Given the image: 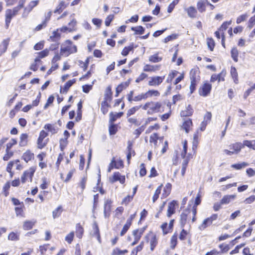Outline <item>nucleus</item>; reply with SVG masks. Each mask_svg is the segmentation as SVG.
Instances as JSON below:
<instances>
[{"label":"nucleus","mask_w":255,"mask_h":255,"mask_svg":"<svg viewBox=\"0 0 255 255\" xmlns=\"http://www.w3.org/2000/svg\"><path fill=\"white\" fill-rule=\"evenodd\" d=\"M160 65H146L143 67V71L145 72H155L160 69Z\"/></svg>","instance_id":"nucleus-20"},{"label":"nucleus","mask_w":255,"mask_h":255,"mask_svg":"<svg viewBox=\"0 0 255 255\" xmlns=\"http://www.w3.org/2000/svg\"><path fill=\"white\" fill-rule=\"evenodd\" d=\"M192 126V122L191 119H187L185 121L182 125V128L188 133L190 128Z\"/></svg>","instance_id":"nucleus-29"},{"label":"nucleus","mask_w":255,"mask_h":255,"mask_svg":"<svg viewBox=\"0 0 255 255\" xmlns=\"http://www.w3.org/2000/svg\"><path fill=\"white\" fill-rule=\"evenodd\" d=\"M44 128L47 129L49 131L51 132L52 134L57 133V129L51 124H46L44 126Z\"/></svg>","instance_id":"nucleus-51"},{"label":"nucleus","mask_w":255,"mask_h":255,"mask_svg":"<svg viewBox=\"0 0 255 255\" xmlns=\"http://www.w3.org/2000/svg\"><path fill=\"white\" fill-rule=\"evenodd\" d=\"M131 29L134 31V34H142L144 32V28L142 26H137L135 27H132Z\"/></svg>","instance_id":"nucleus-39"},{"label":"nucleus","mask_w":255,"mask_h":255,"mask_svg":"<svg viewBox=\"0 0 255 255\" xmlns=\"http://www.w3.org/2000/svg\"><path fill=\"white\" fill-rule=\"evenodd\" d=\"M161 228L162 229L164 235L167 234L171 231L170 229H168V225L167 223H163L161 226Z\"/></svg>","instance_id":"nucleus-52"},{"label":"nucleus","mask_w":255,"mask_h":255,"mask_svg":"<svg viewBox=\"0 0 255 255\" xmlns=\"http://www.w3.org/2000/svg\"><path fill=\"white\" fill-rule=\"evenodd\" d=\"M38 0H32L29 2L27 5L24 8L22 14V17H26L29 12L38 4Z\"/></svg>","instance_id":"nucleus-9"},{"label":"nucleus","mask_w":255,"mask_h":255,"mask_svg":"<svg viewBox=\"0 0 255 255\" xmlns=\"http://www.w3.org/2000/svg\"><path fill=\"white\" fill-rule=\"evenodd\" d=\"M207 43L208 48L211 51H213L215 46V41L212 38H208L207 39Z\"/></svg>","instance_id":"nucleus-48"},{"label":"nucleus","mask_w":255,"mask_h":255,"mask_svg":"<svg viewBox=\"0 0 255 255\" xmlns=\"http://www.w3.org/2000/svg\"><path fill=\"white\" fill-rule=\"evenodd\" d=\"M196 213L197 208L195 207H193L191 209L188 208L184 210L180 215V222L181 227H183L186 224L187 221L190 219L191 217L192 222H195Z\"/></svg>","instance_id":"nucleus-2"},{"label":"nucleus","mask_w":255,"mask_h":255,"mask_svg":"<svg viewBox=\"0 0 255 255\" xmlns=\"http://www.w3.org/2000/svg\"><path fill=\"white\" fill-rule=\"evenodd\" d=\"M112 92L111 88L109 86L108 87L106 90L105 93L104 95V99L106 101H110L112 100Z\"/></svg>","instance_id":"nucleus-36"},{"label":"nucleus","mask_w":255,"mask_h":255,"mask_svg":"<svg viewBox=\"0 0 255 255\" xmlns=\"http://www.w3.org/2000/svg\"><path fill=\"white\" fill-rule=\"evenodd\" d=\"M142 105H140L139 106L133 107L129 109L127 113V117H129L131 115L134 114L136 111H137L140 108H142Z\"/></svg>","instance_id":"nucleus-30"},{"label":"nucleus","mask_w":255,"mask_h":255,"mask_svg":"<svg viewBox=\"0 0 255 255\" xmlns=\"http://www.w3.org/2000/svg\"><path fill=\"white\" fill-rule=\"evenodd\" d=\"M19 235L14 232H11L8 236V239L10 241H16L19 240Z\"/></svg>","instance_id":"nucleus-49"},{"label":"nucleus","mask_w":255,"mask_h":255,"mask_svg":"<svg viewBox=\"0 0 255 255\" xmlns=\"http://www.w3.org/2000/svg\"><path fill=\"white\" fill-rule=\"evenodd\" d=\"M61 213V207H58L56 208L54 211H53L52 215L53 218H56L58 217Z\"/></svg>","instance_id":"nucleus-62"},{"label":"nucleus","mask_w":255,"mask_h":255,"mask_svg":"<svg viewBox=\"0 0 255 255\" xmlns=\"http://www.w3.org/2000/svg\"><path fill=\"white\" fill-rule=\"evenodd\" d=\"M162 59L161 57L158 56V53H155L149 57V61L153 63H157Z\"/></svg>","instance_id":"nucleus-38"},{"label":"nucleus","mask_w":255,"mask_h":255,"mask_svg":"<svg viewBox=\"0 0 255 255\" xmlns=\"http://www.w3.org/2000/svg\"><path fill=\"white\" fill-rule=\"evenodd\" d=\"M65 2L61 1L60 2L58 5L56 7V9L54 10V13H60L62 11V10L65 8Z\"/></svg>","instance_id":"nucleus-46"},{"label":"nucleus","mask_w":255,"mask_h":255,"mask_svg":"<svg viewBox=\"0 0 255 255\" xmlns=\"http://www.w3.org/2000/svg\"><path fill=\"white\" fill-rule=\"evenodd\" d=\"M162 187V184H161L160 186H158V187L155 190V193H154L153 198H152L153 202H155L157 200V199L158 198L159 195L161 193Z\"/></svg>","instance_id":"nucleus-43"},{"label":"nucleus","mask_w":255,"mask_h":255,"mask_svg":"<svg viewBox=\"0 0 255 255\" xmlns=\"http://www.w3.org/2000/svg\"><path fill=\"white\" fill-rule=\"evenodd\" d=\"M231 56L235 62H238V55L239 51L236 47H234L231 50Z\"/></svg>","instance_id":"nucleus-40"},{"label":"nucleus","mask_w":255,"mask_h":255,"mask_svg":"<svg viewBox=\"0 0 255 255\" xmlns=\"http://www.w3.org/2000/svg\"><path fill=\"white\" fill-rule=\"evenodd\" d=\"M158 138L157 134L156 133H153L150 135L149 141L150 143H153L155 146H156Z\"/></svg>","instance_id":"nucleus-56"},{"label":"nucleus","mask_w":255,"mask_h":255,"mask_svg":"<svg viewBox=\"0 0 255 255\" xmlns=\"http://www.w3.org/2000/svg\"><path fill=\"white\" fill-rule=\"evenodd\" d=\"M9 41V38H6L4 39L0 44V56L6 51Z\"/></svg>","instance_id":"nucleus-18"},{"label":"nucleus","mask_w":255,"mask_h":255,"mask_svg":"<svg viewBox=\"0 0 255 255\" xmlns=\"http://www.w3.org/2000/svg\"><path fill=\"white\" fill-rule=\"evenodd\" d=\"M249 165L247 162H243L239 163L234 164L231 165V167L237 170H240L244 168Z\"/></svg>","instance_id":"nucleus-37"},{"label":"nucleus","mask_w":255,"mask_h":255,"mask_svg":"<svg viewBox=\"0 0 255 255\" xmlns=\"http://www.w3.org/2000/svg\"><path fill=\"white\" fill-rule=\"evenodd\" d=\"M255 25V14L251 17L249 21L248 27L250 29H251Z\"/></svg>","instance_id":"nucleus-64"},{"label":"nucleus","mask_w":255,"mask_h":255,"mask_svg":"<svg viewBox=\"0 0 255 255\" xmlns=\"http://www.w3.org/2000/svg\"><path fill=\"white\" fill-rule=\"evenodd\" d=\"M226 75V72L225 70H222L219 74H213L211 78V82H214L218 80V82L220 81H224L225 80L224 77Z\"/></svg>","instance_id":"nucleus-14"},{"label":"nucleus","mask_w":255,"mask_h":255,"mask_svg":"<svg viewBox=\"0 0 255 255\" xmlns=\"http://www.w3.org/2000/svg\"><path fill=\"white\" fill-rule=\"evenodd\" d=\"M177 205V202L175 200H173L168 203L167 212V216L168 218H170L172 215L175 213L176 208Z\"/></svg>","instance_id":"nucleus-13"},{"label":"nucleus","mask_w":255,"mask_h":255,"mask_svg":"<svg viewBox=\"0 0 255 255\" xmlns=\"http://www.w3.org/2000/svg\"><path fill=\"white\" fill-rule=\"evenodd\" d=\"M131 225V224L129 223V221L126 222L120 233L121 236H124L126 233Z\"/></svg>","instance_id":"nucleus-53"},{"label":"nucleus","mask_w":255,"mask_h":255,"mask_svg":"<svg viewBox=\"0 0 255 255\" xmlns=\"http://www.w3.org/2000/svg\"><path fill=\"white\" fill-rule=\"evenodd\" d=\"M92 235L97 237L98 240L100 239V232L98 224L96 222H94L93 224V231Z\"/></svg>","instance_id":"nucleus-31"},{"label":"nucleus","mask_w":255,"mask_h":255,"mask_svg":"<svg viewBox=\"0 0 255 255\" xmlns=\"http://www.w3.org/2000/svg\"><path fill=\"white\" fill-rule=\"evenodd\" d=\"M231 23L232 20L224 22L220 27L219 30L221 31H224L226 30L227 29L228 26L231 24Z\"/></svg>","instance_id":"nucleus-58"},{"label":"nucleus","mask_w":255,"mask_h":255,"mask_svg":"<svg viewBox=\"0 0 255 255\" xmlns=\"http://www.w3.org/2000/svg\"><path fill=\"white\" fill-rule=\"evenodd\" d=\"M157 240L156 239V236L154 235H151V239L150 241V250L151 251H153L155 247L156 246L157 244Z\"/></svg>","instance_id":"nucleus-34"},{"label":"nucleus","mask_w":255,"mask_h":255,"mask_svg":"<svg viewBox=\"0 0 255 255\" xmlns=\"http://www.w3.org/2000/svg\"><path fill=\"white\" fill-rule=\"evenodd\" d=\"M118 130L117 126L112 124L109 127V132L111 135L115 134Z\"/></svg>","instance_id":"nucleus-55"},{"label":"nucleus","mask_w":255,"mask_h":255,"mask_svg":"<svg viewBox=\"0 0 255 255\" xmlns=\"http://www.w3.org/2000/svg\"><path fill=\"white\" fill-rule=\"evenodd\" d=\"M75 79H73L72 80H69L68 81H67L63 88L62 89H61L60 92L61 93H66L68 91L69 89L75 82Z\"/></svg>","instance_id":"nucleus-25"},{"label":"nucleus","mask_w":255,"mask_h":255,"mask_svg":"<svg viewBox=\"0 0 255 255\" xmlns=\"http://www.w3.org/2000/svg\"><path fill=\"white\" fill-rule=\"evenodd\" d=\"M187 149V141L185 140L183 142V150L181 153V156L183 159V161L182 163V167H187L189 161L192 158V156L190 154H188L186 156Z\"/></svg>","instance_id":"nucleus-6"},{"label":"nucleus","mask_w":255,"mask_h":255,"mask_svg":"<svg viewBox=\"0 0 255 255\" xmlns=\"http://www.w3.org/2000/svg\"><path fill=\"white\" fill-rule=\"evenodd\" d=\"M177 233H175L174 235L172 236L170 240V247L173 249L175 248V246L177 243Z\"/></svg>","instance_id":"nucleus-41"},{"label":"nucleus","mask_w":255,"mask_h":255,"mask_svg":"<svg viewBox=\"0 0 255 255\" xmlns=\"http://www.w3.org/2000/svg\"><path fill=\"white\" fill-rule=\"evenodd\" d=\"M129 85V82H125L120 84L116 88V97H118L119 93Z\"/></svg>","instance_id":"nucleus-23"},{"label":"nucleus","mask_w":255,"mask_h":255,"mask_svg":"<svg viewBox=\"0 0 255 255\" xmlns=\"http://www.w3.org/2000/svg\"><path fill=\"white\" fill-rule=\"evenodd\" d=\"M196 71L192 70L190 72L191 81L198 82L199 80V76L197 75Z\"/></svg>","instance_id":"nucleus-47"},{"label":"nucleus","mask_w":255,"mask_h":255,"mask_svg":"<svg viewBox=\"0 0 255 255\" xmlns=\"http://www.w3.org/2000/svg\"><path fill=\"white\" fill-rule=\"evenodd\" d=\"M206 3H209V2L207 0H200L197 3V8L198 10L201 12H203L205 11L206 10Z\"/></svg>","instance_id":"nucleus-26"},{"label":"nucleus","mask_w":255,"mask_h":255,"mask_svg":"<svg viewBox=\"0 0 255 255\" xmlns=\"http://www.w3.org/2000/svg\"><path fill=\"white\" fill-rule=\"evenodd\" d=\"M231 74L235 83L237 84L238 82V73L235 67H231Z\"/></svg>","instance_id":"nucleus-44"},{"label":"nucleus","mask_w":255,"mask_h":255,"mask_svg":"<svg viewBox=\"0 0 255 255\" xmlns=\"http://www.w3.org/2000/svg\"><path fill=\"white\" fill-rule=\"evenodd\" d=\"M19 11V10L15 7H14L12 9H7L5 10V22L6 29L8 28L11 19L15 16Z\"/></svg>","instance_id":"nucleus-5"},{"label":"nucleus","mask_w":255,"mask_h":255,"mask_svg":"<svg viewBox=\"0 0 255 255\" xmlns=\"http://www.w3.org/2000/svg\"><path fill=\"white\" fill-rule=\"evenodd\" d=\"M171 184L169 183H167L165 185L164 187L163 192L162 194V198H166L169 195L171 189Z\"/></svg>","instance_id":"nucleus-28"},{"label":"nucleus","mask_w":255,"mask_h":255,"mask_svg":"<svg viewBox=\"0 0 255 255\" xmlns=\"http://www.w3.org/2000/svg\"><path fill=\"white\" fill-rule=\"evenodd\" d=\"M123 115V112L113 113L111 112L110 114V122L114 123L117 119L121 118Z\"/></svg>","instance_id":"nucleus-27"},{"label":"nucleus","mask_w":255,"mask_h":255,"mask_svg":"<svg viewBox=\"0 0 255 255\" xmlns=\"http://www.w3.org/2000/svg\"><path fill=\"white\" fill-rule=\"evenodd\" d=\"M111 204L112 201L111 200L107 199L105 202L104 213L105 218H107L110 216Z\"/></svg>","instance_id":"nucleus-15"},{"label":"nucleus","mask_w":255,"mask_h":255,"mask_svg":"<svg viewBox=\"0 0 255 255\" xmlns=\"http://www.w3.org/2000/svg\"><path fill=\"white\" fill-rule=\"evenodd\" d=\"M229 147L234 154H238L240 152L241 149L244 148V145H242L241 142H236L231 144Z\"/></svg>","instance_id":"nucleus-16"},{"label":"nucleus","mask_w":255,"mask_h":255,"mask_svg":"<svg viewBox=\"0 0 255 255\" xmlns=\"http://www.w3.org/2000/svg\"><path fill=\"white\" fill-rule=\"evenodd\" d=\"M35 171V168L31 167L28 170L24 172L21 177V180L22 183H25L27 181H32L34 173Z\"/></svg>","instance_id":"nucleus-7"},{"label":"nucleus","mask_w":255,"mask_h":255,"mask_svg":"<svg viewBox=\"0 0 255 255\" xmlns=\"http://www.w3.org/2000/svg\"><path fill=\"white\" fill-rule=\"evenodd\" d=\"M74 236V232H71L65 237V241L69 244H71L73 240Z\"/></svg>","instance_id":"nucleus-60"},{"label":"nucleus","mask_w":255,"mask_h":255,"mask_svg":"<svg viewBox=\"0 0 255 255\" xmlns=\"http://www.w3.org/2000/svg\"><path fill=\"white\" fill-rule=\"evenodd\" d=\"M148 97H151L152 96H158L160 95L159 92L157 90H151L147 92Z\"/></svg>","instance_id":"nucleus-61"},{"label":"nucleus","mask_w":255,"mask_h":255,"mask_svg":"<svg viewBox=\"0 0 255 255\" xmlns=\"http://www.w3.org/2000/svg\"><path fill=\"white\" fill-rule=\"evenodd\" d=\"M193 110L190 105H188L185 109L181 112V116L182 117H188L192 115Z\"/></svg>","instance_id":"nucleus-24"},{"label":"nucleus","mask_w":255,"mask_h":255,"mask_svg":"<svg viewBox=\"0 0 255 255\" xmlns=\"http://www.w3.org/2000/svg\"><path fill=\"white\" fill-rule=\"evenodd\" d=\"M48 135V133L44 130H42L40 131L39 137L37 139V147L42 149L46 145V143L43 142V139Z\"/></svg>","instance_id":"nucleus-11"},{"label":"nucleus","mask_w":255,"mask_h":255,"mask_svg":"<svg viewBox=\"0 0 255 255\" xmlns=\"http://www.w3.org/2000/svg\"><path fill=\"white\" fill-rule=\"evenodd\" d=\"M74 14H72L70 15L71 21L68 23V26H64L61 28L57 29V31L60 30L62 32H72L76 30V25L77 21L76 19L74 17Z\"/></svg>","instance_id":"nucleus-4"},{"label":"nucleus","mask_w":255,"mask_h":255,"mask_svg":"<svg viewBox=\"0 0 255 255\" xmlns=\"http://www.w3.org/2000/svg\"><path fill=\"white\" fill-rule=\"evenodd\" d=\"M236 197V195H225L222 200L221 204H228L232 200H234Z\"/></svg>","instance_id":"nucleus-19"},{"label":"nucleus","mask_w":255,"mask_h":255,"mask_svg":"<svg viewBox=\"0 0 255 255\" xmlns=\"http://www.w3.org/2000/svg\"><path fill=\"white\" fill-rule=\"evenodd\" d=\"M178 73V72L177 71H172L171 73H170L168 75L167 82H171L173 79L177 76V74Z\"/></svg>","instance_id":"nucleus-54"},{"label":"nucleus","mask_w":255,"mask_h":255,"mask_svg":"<svg viewBox=\"0 0 255 255\" xmlns=\"http://www.w3.org/2000/svg\"><path fill=\"white\" fill-rule=\"evenodd\" d=\"M109 180L112 183L119 181L121 184H124L125 182V176H122L118 172H115L113 175L110 177Z\"/></svg>","instance_id":"nucleus-12"},{"label":"nucleus","mask_w":255,"mask_h":255,"mask_svg":"<svg viewBox=\"0 0 255 255\" xmlns=\"http://www.w3.org/2000/svg\"><path fill=\"white\" fill-rule=\"evenodd\" d=\"M164 77L156 76L151 77L150 80L148 82L149 86H158L162 82Z\"/></svg>","instance_id":"nucleus-17"},{"label":"nucleus","mask_w":255,"mask_h":255,"mask_svg":"<svg viewBox=\"0 0 255 255\" xmlns=\"http://www.w3.org/2000/svg\"><path fill=\"white\" fill-rule=\"evenodd\" d=\"M142 109L146 111V114L149 115L164 111L163 105L160 102H147L142 105Z\"/></svg>","instance_id":"nucleus-1"},{"label":"nucleus","mask_w":255,"mask_h":255,"mask_svg":"<svg viewBox=\"0 0 255 255\" xmlns=\"http://www.w3.org/2000/svg\"><path fill=\"white\" fill-rule=\"evenodd\" d=\"M128 252V250H121L118 248H116L113 251L111 255H123Z\"/></svg>","instance_id":"nucleus-50"},{"label":"nucleus","mask_w":255,"mask_h":255,"mask_svg":"<svg viewBox=\"0 0 255 255\" xmlns=\"http://www.w3.org/2000/svg\"><path fill=\"white\" fill-rule=\"evenodd\" d=\"M77 47L73 45L71 40H67L65 41L61 45L60 49L61 55L67 57L69 55L77 52Z\"/></svg>","instance_id":"nucleus-3"},{"label":"nucleus","mask_w":255,"mask_h":255,"mask_svg":"<svg viewBox=\"0 0 255 255\" xmlns=\"http://www.w3.org/2000/svg\"><path fill=\"white\" fill-rule=\"evenodd\" d=\"M212 86L208 83H205L201 87L199 90V93L200 95L203 97L207 96L210 93L211 90Z\"/></svg>","instance_id":"nucleus-10"},{"label":"nucleus","mask_w":255,"mask_h":255,"mask_svg":"<svg viewBox=\"0 0 255 255\" xmlns=\"http://www.w3.org/2000/svg\"><path fill=\"white\" fill-rule=\"evenodd\" d=\"M34 157V154L30 150H27L23 154L22 158L26 162H28L33 159Z\"/></svg>","instance_id":"nucleus-21"},{"label":"nucleus","mask_w":255,"mask_h":255,"mask_svg":"<svg viewBox=\"0 0 255 255\" xmlns=\"http://www.w3.org/2000/svg\"><path fill=\"white\" fill-rule=\"evenodd\" d=\"M87 182V178L84 177L82 178L81 181L78 184V187L80 188V192L82 193L85 188L86 183Z\"/></svg>","instance_id":"nucleus-45"},{"label":"nucleus","mask_w":255,"mask_h":255,"mask_svg":"<svg viewBox=\"0 0 255 255\" xmlns=\"http://www.w3.org/2000/svg\"><path fill=\"white\" fill-rule=\"evenodd\" d=\"M179 0H173L168 6L167 11L170 13L174 9L175 6L178 3Z\"/></svg>","instance_id":"nucleus-59"},{"label":"nucleus","mask_w":255,"mask_h":255,"mask_svg":"<svg viewBox=\"0 0 255 255\" xmlns=\"http://www.w3.org/2000/svg\"><path fill=\"white\" fill-rule=\"evenodd\" d=\"M187 12L188 15L191 18H195L196 17L197 11L193 6H190L185 9Z\"/></svg>","instance_id":"nucleus-22"},{"label":"nucleus","mask_w":255,"mask_h":255,"mask_svg":"<svg viewBox=\"0 0 255 255\" xmlns=\"http://www.w3.org/2000/svg\"><path fill=\"white\" fill-rule=\"evenodd\" d=\"M19 162V160H14V161H10L7 164V167H6V171L10 173L11 177L12 176V173L11 172V169H12L14 164V163L17 164Z\"/></svg>","instance_id":"nucleus-42"},{"label":"nucleus","mask_w":255,"mask_h":255,"mask_svg":"<svg viewBox=\"0 0 255 255\" xmlns=\"http://www.w3.org/2000/svg\"><path fill=\"white\" fill-rule=\"evenodd\" d=\"M28 135L26 133H22L20 137L19 145L24 146L27 143Z\"/></svg>","instance_id":"nucleus-35"},{"label":"nucleus","mask_w":255,"mask_h":255,"mask_svg":"<svg viewBox=\"0 0 255 255\" xmlns=\"http://www.w3.org/2000/svg\"><path fill=\"white\" fill-rule=\"evenodd\" d=\"M84 233V229L80 224H77L76 226V236L81 239Z\"/></svg>","instance_id":"nucleus-32"},{"label":"nucleus","mask_w":255,"mask_h":255,"mask_svg":"<svg viewBox=\"0 0 255 255\" xmlns=\"http://www.w3.org/2000/svg\"><path fill=\"white\" fill-rule=\"evenodd\" d=\"M49 50L47 49H45L44 50L37 53V54L38 55V56L40 58H44L45 57L47 56L49 54Z\"/></svg>","instance_id":"nucleus-63"},{"label":"nucleus","mask_w":255,"mask_h":255,"mask_svg":"<svg viewBox=\"0 0 255 255\" xmlns=\"http://www.w3.org/2000/svg\"><path fill=\"white\" fill-rule=\"evenodd\" d=\"M133 49V46H128V47H125L122 52V54L123 55V56H127L129 52L131 51Z\"/></svg>","instance_id":"nucleus-57"},{"label":"nucleus","mask_w":255,"mask_h":255,"mask_svg":"<svg viewBox=\"0 0 255 255\" xmlns=\"http://www.w3.org/2000/svg\"><path fill=\"white\" fill-rule=\"evenodd\" d=\"M35 223L34 221H26L24 222L23 228L24 230H29L32 228Z\"/></svg>","instance_id":"nucleus-33"},{"label":"nucleus","mask_w":255,"mask_h":255,"mask_svg":"<svg viewBox=\"0 0 255 255\" xmlns=\"http://www.w3.org/2000/svg\"><path fill=\"white\" fill-rule=\"evenodd\" d=\"M218 218V215L216 214H213L211 217L205 219L202 223L199 226V229L200 231L204 230L207 227L211 225L214 221Z\"/></svg>","instance_id":"nucleus-8"}]
</instances>
